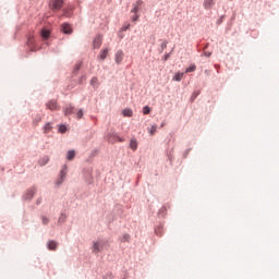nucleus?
Returning <instances> with one entry per match:
<instances>
[{
  "label": "nucleus",
  "instance_id": "obj_32",
  "mask_svg": "<svg viewBox=\"0 0 279 279\" xmlns=\"http://www.w3.org/2000/svg\"><path fill=\"white\" fill-rule=\"evenodd\" d=\"M58 223L61 225V223H66V214L64 213H61L59 219H58Z\"/></svg>",
  "mask_w": 279,
  "mask_h": 279
},
{
  "label": "nucleus",
  "instance_id": "obj_27",
  "mask_svg": "<svg viewBox=\"0 0 279 279\" xmlns=\"http://www.w3.org/2000/svg\"><path fill=\"white\" fill-rule=\"evenodd\" d=\"M182 77H184V74H183V72L179 71V72L174 73L172 80H173V82H182Z\"/></svg>",
  "mask_w": 279,
  "mask_h": 279
},
{
  "label": "nucleus",
  "instance_id": "obj_39",
  "mask_svg": "<svg viewBox=\"0 0 279 279\" xmlns=\"http://www.w3.org/2000/svg\"><path fill=\"white\" fill-rule=\"evenodd\" d=\"M77 84L82 85L84 82H86V74H83L80 76L78 80H76Z\"/></svg>",
  "mask_w": 279,
  "mask_h": 279
},
{
  "label": "nucleus",
  "instance_id": "obj_4",
  "mask_svg": "<svg viewBox=\"0 0 279 279\" xmlns=\"http://www.w3.org/2000/svg\"><path fill=\"white\" fill-rule=\"evenodd\" d=\"M108 245V240L93 241L92 252L93 254H101V252H104Z\"/></svg>",
  "mask_w": 279,
  "mask_h": 279
},
{
  "label": "nucleus",
  "instance_id": "obj_5",
  "mask_svg": "<svg viewBox=\"0 0 279 279\" xmlns=\"http://www.w3.org/2000/svg\"><path fill=\"white\" fill-rule=\"evenodd\" d=\"M106 138L111 145H114V143H125V137L120 136L119 133L114 131L107 133Z\"/></svg>",
  "mask_w": 279,
  "mask_h": 279
},
{
  "label": "nucleus",
  "instance_id": "obj_23",
  "mask_svg": "<svg viewBox=\"0 0 279 279\" xmlns=\"http://www.w3.org/2000/svg\"><path fill=\"white\" fill-rule=\"evenodd\" d=\"M122 117H126V118L134 117V111L131 108H125L122 110Z\"/></svg>",
  "mask_w": 279,
  "mask_h": 279
},
{
  "label": "nucleus",
  "instance_id": "obj_40",
  "mask_svg": "<svg viewBox=\"0 0 279 279\" xmlns=\"http://www.w3.org/2000/svg\"><path fill=\"white\" fill-rule=\"evenodd\" d=\"M130 27H132V25L130 23H125L124 25H122L120 31L121 32H128V29H130Z\"/></svg>",
  "mask_w": 279,
  "mask_h": 279
},
{
  "label": "nucleus",
  "instance_id": "obj_56",
  "mask_svg": "<svg viewBox=\"0 0 279 279\" xmlns=\"http://www.w3.org/2000/svg\"><path fill=\"white\" fill-rule=\"evenodd\" d=\"M161 128H165V123H161Z\"/></svg>",
  "mask_w": 279,
  "mask_h": 279
},
{
  "label": "nucleus",
  "instance_id": "obj_13",
  "mask_svg": "<svg viewBox=\"0 0 279 279\" xmlns=\"http://www.w3.org/2000/svg\"><path fill=\"white\" fill-rule=\"evenodd\" d=\"M215 5H217V0H204L203 2V8L207 11L213 10Z\"/></svg>",
  "mask_w": 279,
  "mask_h": 279
},
{
  "label": "nucleus",
  "instance_id": "obj_49",
  "mask_svg": "<svg viewBox=\"0 0 279 279\" xmlns=\"http://www.w3.org/2000/svg\"><path fill=\"white\" fill-rule=\"evenodd\" d=\"M43 204V197L37 198L36 206H40Z\"/></svg>",
  "mask_w": 279,
  "mask_h": 279
},
{
  "label": "nucleus",
  "instance_id": "obj_36",
  "mask_svg": "<svg viewBox=\"0 0 279 279\" xmlns=\"http://www.w3.org/2000/svg\"><path fill=\"white\" fill-rule=\"evenodd\" d=\"M63 183H64V178L59 175L56 181V186H62Z\"/></svg>",
  "mask_w": 279,
  "mask_h": 279
},
{
  "label": "nucleus",
  "instance_id": "obj_9",
  "mask_svg": "<svg viewBox=\"0 0 279 279\" xmlns=\"http://www.w3.org/2000/svg\"><path fill=\"white\" fill-rule=\"evenodd\" d=\"M46 110H50L51 112H56V110H60V107L58 106V100L50 99L46 102Z\"/></svg>",
  "mask_w": 279,
  "mask_h": 279
},
{
  "label": "nucleus",
  "instance_id": "obj_18",
  "mask_svg": "<svg viewBox=\"0 0 279 279\" xmlns=\"http://www.w3.org/2000/svg\"><path fill=\"white\" fill-rule=\"evenodd\" d=\"M129 148L132 149V151H136V149H138V140H136V137H132L130 140Z\"/></svg>",
  "mask_w": 279,
  "mask_h": 279
},
{
  "label": "nucleus",
  "instance_id": "obj_2",
  "mask_svg": "<svg viewBox=\"0 0 279 279\" xmlns=\"http://www.w3.org/2000/svg\"><path fill=\"white\" fill-rule=\"evenodd\" d=\"M65 0H50L49 8L52 12H61L60 19H71L73 16V7L64 8Z\"/></svg>",
  "mask_w": 279,
  "mask_h": 279
},
{
  "label": "nucleus",
  "instance_id": "obj_7",
  "mask_svg": "<svg viewBox=\"0 0 279 279\" xmlns=\"http://www.w3.org/2000/svg\"><path fill=\"white\" fill-rule=\"evenodd\" d=\"M60 32H61V34H64L65 36H71V34H73V25H71V23H69V22H63L60 25Z\"/></svg>",
  "mask_w": 279,
  "mask_h": 279
},
{
  "label": "nucleus",
  "instance_id": "obj_14",
  "mask_svg": "<svg viewBox=\"0 0 279 279\" xmlns=\"http://www.w3.org/2000/svg\"><path fill=\"white\" fill-rule=\"evenodd\" d=\"M123 58H125V53L123 50L119 49L114 54L116 64H121V62H123Z\"/></svg>",
  "mask_w": 279,
  "mask_h": 279
},
{
  "label": "nucleus",
  "instance_id": "obj_52",
  "mask_svg": "<svg viewBox=\"0 0 279 279\" xmlns=\"http://www.w3.org/2000/svg\"><path fill=\"white\" fill-rule=\"evenodd\" d=\"M208 47H210V44H204L203 49H208Z\"/></svg>",
  "mask_w": 279,
  "mask_h": 279
},
{
  "label": "nucleus",
  "instance_id": "obj_29",
  "mask_svg": "<svg viewBox=\"0 0 279 279\" xmlns=\"http://www.w3.org/2000/svg\"><path fill=\"white\" fill-rule=\"evenodd\" d=\"M197 71V65L195 63H191L186 69L185 73H195Z\"/></svg>",
  "mask_w": 279,
  "mask_h": 279
},
{
  "label": "nucleus",
  "instance_id": "obj_38",
  "mask_svg": "<svg viewBox=\"0 0 279 279\" xmlns=\"http://www.w3.org/2000/svg\"><path fill=\"white\" fill-rule=\"evenodd\" d=\"M104 279H114V275H112V271H107L104 276Z\"/></svg>",
  "mask_w": 279,
  "mask_h": 279
},
{
  "label": "nucleus",
  "instance_id": "obj_19",
  "mask_svg": "<svg viewBox=\"0 0 279 279\" xmlns=\"http://www.w3.org/2000/svg\"><path fill=\"white\" fill-rule=\"evenodd\" d=\"M75 156H77V153L75 151V149H70L68 150L65 158L66 160H69V162H71L72 160H75Z\"/></svg>",
  "mask_w": 279,
  "mask_h": 279
},
{
  "label": "nucleus",
  "instance_id": "obj_22",
  "mask_svg": "<svg viewBox=\"0 0 279 279\" xmlns=\"http://www.w3.org/2000/svg\"><path fill=\"white\" fill-rule=\"evenodd\" d=\"M44 134H49V132H51V130H53V122H47L44 128Z\"/></svg>",
  "mask_w": 279,
  "mask_h": 279
},
{
  "label": "nucleus",
  "instance_id": "obj_35",
  "mask_svg": "<svg viewBox=\"0 0 279 279\" xmlns=\"http://www.w3.org/2000/svg\"><path fill=\"white\" fill-rule=\"evenodd\" d=\"M63 183H64V178L59 175L56 181V186H62Z\"/></svg>",
  "mask_w": 279,
  "mask_h": 279
},
{
  "label": "nucleus",
  "instance_id": "obj_53",
  "mask_svg": "<svg viewBox=\"0 0 279 279\" xmlns=\"http://www.w3.org/2000/svg\"><path fill=\"white\" fill-rule=\"evenodd\" d=\"M141 179V174H138L137 177V181H136V184L138 185V180Z\"/></svg>",
  "mask_w": 279,
  "mask_h": 279
},
{
  "label": "nucleus",
  "instance_id": "obj_21",
  "mask_svg": "<svg viewBox=\"0 0 279 279\" xmlns=\"http://www.w3.org/2000/svg\"><path fill=\"white\" fill-rule=\"evenodd\" d=\"M40 121H43V114L40 113H36L35 116H33V125L38 126V123H40Z\"/></svg>",
  "mask_w": 279,
  "mask_h": 279
},
{
  "label": "nucleus",
  "instance_id": "obj_37",
  "mask_svg": "<svg viewBox=\"0 0 279 279\" xmlns=\"http://www.w3.org/2000/svg\"><path fill=\"white\" fill-rule=\"evenodd\" d=\"M121 243H130V234L125 233V234L121 238Z\"/></svg>",
  "mask_w": 279,
  "mask_h": 279
},
{
  "label": "nucleus",
  "instance_id": "obj_43",
  "mask_svg": "<svg viewBox=\"0 0 279 279\" xmlns=\"http://www.w3.org/2000/svg\"><path fill=\"white\" fill-rule=\"evenodd\" d=\"M223 21H226V15H221V16L216 21V25H221V23H223Z\"/></svg>",
  "mask_w": 279,
  "mask_h": 279
},
{
  "label": "nucleus",
  "instance_id": "obj_28",
  "mask_svg": "<svg viewBox=\"0 0 279 279\" xmlns=\"http://www.w3.org/2000/svg\"><path fill=\"white\" fill-rule=\"evenodd\" d=\"M138 21H141V14L140 13H133V15L131 16V23L136 25L138 23Z\"/></svg>",
  "mask_w": 279,
  "mask_h": 279
},
{
  "label": "nucleus",
  "instance_id": "obj_33",
  "mask_svg": "<svg viewBox=\"0 0 279 279\" xmlns=\"http://www.w3.org/2000/svg\"><path fill=\"white\" fill-rule=\"evenodd\" d=\"M169 45L168 40H163L162 44L160 45L159 53H162L167 49V46Z\"/></svg>",
  "mask_w": 279,
  "mask_h": 279
},
{
  "label": "nucleus",
  "instance_id": "obj_20",
  "mask_svg": "<svg viewBox=\"0 0 279 279\" xmlns=\"http://www.w3.org/2000/svg\"><path fill=\"white\" fill-rule=\"evenodd\" d=\"M70 130L71 129L64 123L58 124V133L59 134H66V132H69Z\"/></svg>",
  "mask_w": 279,
  "mask_h": 279
},
{
  "label": "nucleus",
  "instance_id": "obj_54",
  "mask_svg": "<svg viewBox=\"0 0 279 279\" xmlns=\"http://www.w3.org/2000/svg\"><path fill=\"white\" fill-rule=\"evenodd\" d=\"M173 51H174V48H172V49L170 50L171 56L173 54Z\"/></svg>",
  "mask_w": 279,
  "mask_h": 279
},
{
  "label": "nucleus",
  "instance_id": "obj_15",
  "mask_svg": "<svg viewBox=\"0 0 279 279\" xmlns=\"http://www.w3.org/2000/svg\"><path fill=\"white\" fill-rule=\"evenodd\" d=\"M84 62L82 61H77L73 68L72 71V77H75L77 75V73H80V71H82V66H83Z\"/></svg>",
  "mask_w": 279,
  "mask_h": 279
},
{
  "label": "nucleus",
  "instance_id": "obj_30",
  "mask_svg": "<svg viewBox=\"0 0 279 279\" xmlns=\"http://www.w3.org/2000/svg\"><path fill=\"white\" fill-rule=\"evenodd\" d=\"M142 113L144 116L151 114V107H149V105L144 106L142 109Z\"/></svg>",
  "mask_w": 279,
  "mask_h": 279
},
{
  "label": "nucleus",
  "instance_id": "obj_46",
  "mask_svg": "<svg viewBox=\"0 0 279 279\" xmlns=\"http://www.w3.org/2000/svg\"><path fill=\"white\" fill-rule=\"evenodd\" d=\"M192 148H186L185 151L183 153V158H189V154H191Z\"/></svg>",
  "mask_w": 279,
  "mask_h": 279
},
{
  "label": "nucleus",
  "instance_id": "obj_47",
  "mask_svg": "<svg viewBox=\"0 0 279 279\" xmlns=\"http://www.w3.org/2000/svg\"><path fill=\"white\" fill-rule=\"evenodd\" d=\"M118 37L121 39V40H123V38H125V35L123 34V31H119V33H118Z\"/></svg>",
  "mask_w": 279,
  "mask_h": 279
},
{
  "label": "nucleus",
  "instance_id": "obj_26",
  "mask_svg": "<svg viewBox=\"0 0 279 279\" xmlns=\"http://www.w3.org/2000/svg\"><path fill=\"white\" fill-rule=\"evenodd\" d=\"M199 95H202V90H194L191 95L190 98V104H193L195 101V99H197V97H199Z\"/></svg>",
  "mask_w": 279,
  "mask_h": 279
},
{
  "label": "nucleus",
  "instance_id": "obj_3",
  "mask_svg": "<svg viewBox=\"0 0 279 279\" xmlns=\"http://www.w3.org/2000/svg\"><path fill=\"white\" fill-rule=\"evenodd\" d=\"M167 218V206H162L157 213V219H166ZM157 220L156 225L154 226V232L156 236H163L165 234V221Z\"/></svg>",
  "mask_w": 279,
  "mask_h": 279
},
{
  "label": "nucleus",
  "instance_id": "obj_31",
  "mask_svg": "<svg viewBox=\"0 0 279 279\" xmlns=\"http://www.w3.org/2000/svg\"><path fill=\"white\" fill-rule=\"evenodd\" d=\"M157 130H158V125L157 124H153L150 126V129H148L149 135L154 136L156 134Z\"/></svg>",
  "mask_w": 279,
  "mask_h": 279
},
{
  "label": "nucleus",
  "instance_id": "obj_50",
  "mask_svg": "<svg viewBox=\"0 0 279 279\" xmlns=\"http://www.w3.org/2000/svg\"><path fill=\"white\" fill-rule=\"evenodd\" d=\"M167 158H168V160L170 161V163L172 162V160H173V157L171 156V153H168L167 154Z\"/></svg>",
  "mask_w": 279,
  "mask_h": 279
},
{
  "label": "nucleus",
  "instance_id": "obj_17",
  "mask_svg": "<svg viewBox=\"0 0 279 279\" xmlns=\"http://www.w3.org/2000/svg\"><path fill=\"white\" fill-rule=\"evenodd\" d=\"M64 117H71V114H75V107L73 105H69L68 107L63 108Z\"/></svg>",
  "mask_w": 279,
  "mask_h": 279
},
{
  "label": "nucleus",
  "instance_id": "obj_8",
  "mask_svg": "<svg viewBox=\"0 0 279 279\" xmlns=\"http://www.w3.org/2000/svg\"><path fill=\"white\" fill-rule=\"evenodd\" d=\"M143 8H145V2H143V0H137L133 3L131 14H141V12H143Z\"/></svg>",
  "mask_w": 279,
  "mask_h": 279
},
{
  "label": "nucleus",
  "instance_id": "obj_48",
  "mask_svg": "<svg viewBox=\"0 0 279 279\" xmlns=\"http://www.w3.org/2000/svg\"><path fill=\"white\" fill-rule=\"evenodd\" d=\"M203 56H205V58H210V56H213V52L210 51H204Z\"/></svg>",
  "mask_w": 279,
  "mask_h": 279
},
{
  "label": "nucleus",
  "instance_id": "obj_45",
  "mask_svg": "<svg viewBox=\"0 0 279 279\" xmlns=\"http://www.w3.org/2000/svg\"><path fill=\"white\" fill-rule=\"evenodd\" d=\"M97 82H98L97 76L92 77V80H90V86H95V84H97Z\"/></svg>",
  "mask_w": 279,
  "mask_h": 279
},
{
  "label": "nucleus",
  "instance_id": "obj_51",
  "mask_svg": "<svg viewBox=\"0 0 279 279\" xmlns=\"http://www.w3.org/2000/svg\"><path fill=\"white\" fill-rule=\"evenodd\" d=\"M90 119H92V121H94V122H95V125H97V117H95V116H90Z\"/></svg>",
  "mask_w": 279,
  "mask_h": 279
},
{
  "label": "nucleus",
  "instance_id": "obj_55",
  "mask_svg": "<svg viewBox=\"0 0 279 279\" xmlns=\"http://www.w3.org/2000/svg\"><path fill=\"white\" fill-rule=\"evenodd\" d=\"M108 3H112V0H107Z\"/></svg>",
  "mask_w": 279,
  "mask_h": 279
},
{
  "label": "nucleus",
  "instance_id": "obj_6",
  "mask_svg": "<svg viewBox=\"0 0 279 279\" xmlns=\"http://www.w3.org/2000/svg\"><path fill=\"white\" fill-rule=\"evenodd\" d=\"M36 193H38V187L36 185H33L32 187L27 189L25 193L22 195V201L32 202Z\"/></svg>",
  "mask_w": 279,
  "mask_h": 279
},
{
  "label": "nucleus",
  "instance_id": "obj_11",
  "mask_svg": "<svg viewBox=\"0 0 279 279\" xmlns=\"http://www.w3.org/2000/svg\"><path fill=\"white\" fill-rule=\"evenodd\" d=\"M60 243H58V241L56 240H49L46 244L47 250H49V252H56L59 247Z\"/></svg>",
  "mask_w": 279,
  "mask_h": 279
},
{
  "label": "nucleus",
  "instance_id": "obj_44",
  "mask_svg": "<svg viewBox=\"0 0 279 279\" xmlns=\"http://www.w3.org/2000/svg\"><path fill=\"white\" fill-rule=\"evenodd\" d=\"M47 162H49V158H48V157L43 158V159L39 161V163H40L41 167H45V165H47Z\"/></svg>",
  "mask_w": 279,
  "mask_h": 279
},
{
  "label": "nucleus",
  "instance_id": "obj_41",
  "mask_svg": "<svg viewBox=\"0 0 279 279\" xmlns=\"http://www.w3.org/2000/svg\"><path fill=\"white\" fill-rule=\"evenodd\" d=\"M41 223L43 226H49V218H47V216H41Z\"/></svg>",
  "mask_w": 279,
  "mask_h": 279
},
{
  "label": "nucleus",
  "instance_id": "obj_34",
  "mask_svg": "<svg viewBox=\"0 0 279 279\" xmlns=\"http://www.w3.org/2000/svg\"><path fill=\"white\" fill-rule=\"evenodd\" d=\"M76 119L77 121L84 119V109H78L76 112Z\"/></svg>",
  "mask_w": 279,
  "mask_h": 279
},
{
  "label": "nucleus",
  "instance_id": "obj_25",
  "mask_svg": "<svg viewBox=\"0 0 279 279\" xmlns=\"http://www.w3.org/2000/svg\"><path fill=\"white\" fill-rule=\"evenodd\" d=\"M77 84V78H72L66 86V90H73Z\"/></svg>",
  "mask_w": 279,
  "mask_h": 279
},
{
  "label": "nucleus",
  "instance_id": "obj_42",
  "mask_svg": "<svg viewBox=\"0 0 279 279\" xmlns=\"http://www.w3.org/2000/svg\"><path fill=\"white\" fill-rule=\"evenodd\" d=\"M171 58V52H166L163 57L161 58L162 62H167Z\"/></svg>",
  "mask_w": 279,
  "mask_h": 279
},
{
  "label": "nucleus",
  "instance_id": "obj_1",
  "mask_svg": "<svg viewBox=\"0 0 279 279\" xmlns=\"http://www.w3.org/2000/svg\"><path fill=\"white\" fill-rule=\"evenodd\" d=\"M40 40H36L34 37H27L26 45L31 47L32 51H38L40 49H45L46 47H49L53 40V35L51 34L50 29L43 28L40 31Z\"/></svg>",
  "mask_w": 279,
  "mask_h": 279
},
{
  "label": "nucleus",
  "instance_id": "obj_16",
  "mask_svg": "<svg viewBox=\"0 0 279 279\" xmlns=\"http://www.w3.org/2000/svg\"><path fill=\"white\" fill-rule=\"evenodd\" d=\"M108 53H110V48H104L102 50H100L99 54H98V60H101V62H104V60H106V58H108Z\"/></svg>",
  "mask_w": 279,
  "mask_h": 279
},
{
  "label": "nucleus",
  "instance_id": "obj_10",
  "mask_svg": "<svg viewBox=\"0 0 279 279\" xmlns=\"http://www.w3.org/2000/svg\"><path fill=\"white\" fill-rule=\"evenodd\" d=\"M83 178H84L86 184H89V185L93 184V182H94L93 170H89V169L83 170Z\"/></svg>",
  "mask_w": 279,
  "mask_h": 279
},
{
  "label": "nucleus",
  "instance_id": "obj_24",
  "mask_svg": "<svg viewBox=\"0 0 279 279\" xmlns=\"http://www.w3.org/2000/svg\"><path fill=\"white\" fill-rule=\"evenodd\" d=\"M69 171V167L66 165H63L62 169L59 172V178H63L66 180V173Z\"/></svg>",
  "mask_w": 279,
  "mask_h": 279
},
{
  "label": "nucleus",
  "instance_id": "obj_12",
  "mask_svg": "<svg viewBox=\"0 0 279 279\" xmlns=\"http://www.w3.org/2000/svg\"><path fill=\"white\" fill-rule=\"evenodd\" d=\"M102 43H104V36L99 35V34L96 35V37L93 40L94 49H99L101 47Z\"/></svg>",
  "mask_w": 279,
  "mask_h": 279
}]
</instances>
